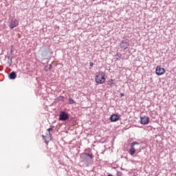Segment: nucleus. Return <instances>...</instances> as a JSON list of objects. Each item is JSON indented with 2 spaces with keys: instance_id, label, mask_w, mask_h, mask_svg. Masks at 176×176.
I'll return each instance as SVG.
<instances>
[{
  "instance_id": "obj_1",
  "label": "nucleus",
  "mask_w": 176,
  "mask_h": 176,
  "mask_svg": "<svg viewBox=\"0 0 176 176\" xmlns=\"http://www.w3.org/2000/svg\"><path fill=\"white\" fill-rule=\"evenodd\" d=\"M59 117V120H63V122H65V120H68V119H69V116L65 111H60Z\"/></svg>"
},
{
  "instance_id": "obj_2",
  "label": "nucleus",
  "mask_w": 176,
  "mask_h": 176,
  "mask_svg": "<svg viewBox=\"0 0 176 176\" xmlns=\"http://www.w3.org/2000/svg\"><path fill=\"white\" fill-rule=\"evenodd\" d=\"M120 45L122 49L126 50L127 47H129V46H130V41L129 39L122 40Z\"/></svg>"
},
{
  "instance_id": "obj_3",
  "label": "nucleus",
  "mask_w": 176,
  "mask_h": 176,
  "mask_svg": "<svg viewBox=\"0 0 176 176\" xmlns=\"http://www.w3.org/2000/svg\"><path fill=\"white\" fill-rule=\"evenodd\" d=\"M135 145H140V143L137 142H133L131 144V149L129 150V153L131 156L134 155V153H135V148L134 146H135Z\"/></svg>"
},
{
  "instance_id": "obj_4",
  "label": "nucleus",
  "mask_w": 176,
  "mask_h": 176,
  "mask_svg": "<svg viewBox=\"0 0 176 176\" xmlns=\"http://www.w3.org/2000/svg\"><path fill=\"white\" fill-rule=\"evenodd\" d=\"M166 72V69L163 67H162V66H157L156 67V69H155V74L157 75H158L159 76L160 75H163V74H164Z\"/></svg>"
},
{
  "instance_id": "obj_5",
  "label": "nucleus",
  "mask_w": 176,
  "mask_h": 176,
  "mask_svg": "<svg viewBox=\"0 0 176 176\" xmlns=\"http://www.w3.org/2000/svg\"><path fill=\"white\" fill-rule=\"evenodd\" d=\"M104 82H105V77L104 75H102L100 76H97L96 78V83H99L100 85H102V83H104Z\"/></svg>"
},
{
  "instance_id": "obj_6",
  "label": "nucleus",
  "mask_w": 176,
  "mask_h": 176,
  "mask_svg": "<svg viewBox=\"0 0 176 176\" xmlns=\"http://www.w3.org/2000/svg\"><path fill=\"white\" fill-rule=\"evenodd\" d=\"M140 123L141 124H148L149 123V117L146 116L140 117Z\"/></svg>"
},
{
  "instance_id": "obj_7",
  "label": "nucleus",
  "mask_w": 176,
  "mask_h": 176,
  "mask_svg": "<svg viewBox=\"0 0 176 176\" xmlns=\"http://www.w3.org/2000/svg\"><path fill=\"white\" fill-rule=\"evenodd\" d=\"M17 25H19V21H17V19H12L10 21V28L13 29L15 27H17Z\"/></svg>"
},
{
  "instance_id": "obj_8",
  "label": "nucleus",
  "mask_w": 176,
  "mask_h": 176,
  "mask_svg": "<svg viewBox=\"0 0 176 176\" xmlns=\"http://www.w3.org/2000/svg\"><path fill=\"white\" fill-rule=\"evenodd\" d=\"M111 122H118L119 120V116L116 114H113L110 117Z\"/></svg>"
},
{
  "instance_id": "obj_9",
  "label": "nucleus",
  "mask_w": 176,
  "mask_h": 176,
  "mask_svg": "<svg viewBox=\"0 0 176 176\" xmlns=\"http://www.w3.org/2000/svg\"><path fill=\"white\" fill-rule=\"evenodd\" d=\"M16 77H17V75L16 74V72H11L8 76L9 79H12V80L14 79Z\"/></svg>"
},
{
  "instance_id": "obj_10",
  "label": "nucleus",
  "mask_w": 176,
  "mask_h": 176,
  "mask_svg": "<svg viewBox=\"0 0 176 176\" xmlns=\"http://www.w3.org/2000/svg\"><path fill=\"white\" fill-rule=\"evenodd\" d=\"M47 131H48V134L50 135V140H52V133H50V131H53V129L50 128L47 129Z\"/></svg>"
},
{
  "instance_id": "obj_11",
  "label": "nucleus",
  "mask_w": 176,
  "mask_h": 176,
  "mask_svg": "<svg viewBox=\"0 0 176 176\" xmlns=\"http://www.w3.org/2000/svg\"><path fill=\"white\" fill-rule=\"evenodd\" d=\"M109 85L111 86V87H113V86L115 85V82H113V80H111V81H109Z\"/></svg>"
},
{
  "instance_id": "obj_12",
  "label": "nucleus",
  "mask_w": 176,
  "mask_h": 176,
  "mask_svg": "<svg viewBox=\"0 0 176 176\" xmlns=\"http://www.w3.org/2000/svg\"><path fill=\"white\" fill-rule=\"evenodd\" d=\"M116 59L117 60H120V58H122V54H118L117 55H116Z\"/></svg>"
},
{
  "instance_id": "obj_13",
  "label": "nucleus",
  "mask_w": 176,
  "mask_h": 176,
  "mask_svg": "<svg viewBox=\"0 0 176 176\" xmlns=\"http://www.w3.org/2000/svg\"><path fill=\"white\" fill-rule=\"evenodd\" d=\"M69 102L72 104H75L76 102H74L72 98H69Z\"/></svg>"
},
{
  "instance_id": "obj_14",
  "label": "nucleus",
  "mask_w": 176,
  "mask_h": 176,
  "mask_svg": "<svg viewBox=\"0 0 176 176\" xmlns=\"http://www.w3.org/2000/svg\"><path fill=\"white\" fill-rule=\"evenodd\" d=\"M8 60H10V62H9L10 64H12L13 62L12 61V56L9 55L8 56Z\"/></svg>"
},
{
  "instance_id": "obj_15",
  "label": "nucleus",
  "mask_w": 176,
  "mask_h": 176,
  "mask_svg": "<svg viewBox=\"0 0 176 176\" xmlns=\"http://www.w3.org/2000/svg\"><path fill=\"white\" fill-rule=\"evenodd\" d=\"M58 101H63V100H64V97L63 96H59L58 98Z\"/></svg>"
},
{
  "instance_id": "obj_16",
  "label": "nucleus",
  "mask_w": 176,
  "mask_h": 176,
  "mask_svg": "<svg viewBox=\"0 0 176 176\" xmlns=\"http://www.w3.org/2000/svg\"><path fill=\"white\" fill-rule=\"evenodd\" d=\"M86 155L88 156V157H89L90 159H93V157L91 156V155L89 154V153H86Z\"/></svg>"
},
{
  "instance_id": "obj_17",
  "label": "nucleus",
  "mask_w": 176,
  "mask_h": 176,
  "mask_svg": "<svg viewBox=\"0 0 176 176\" xmlns=\"http://www.w3.org/2000/svg\"><path fill=\"white\" fill-rule=\"evenodd\" d=\"M89 65H90V67H93V65H94V63L93 62H91V63H89Z\"/></svg>"
},
{
  "instance_id": "obj_18",
  "label": "nucleus",
  "mask_w": 176,
  "mask_h": 176,
  "mask_svg": "<svg viewBox=\"0 0 176 176\" xmlns=\"http://www.w3.org/2000/svg\"><path fill=\"white\" fill-rule=\"evenodd\" d=\"M42 138H43V140H45V142H46V139H45V138H46V136H45L44 135H42Z\"/></svg>"
},
{
  "instance_id": "obj_19",
  "label": "nucleus",
  "mask_w": 176,
  "mask_h": 176,
  "mask_svg": "<svg viewBox=\"0 0 176 176\" xmlns=\"http://www.w3.org/2000/svg\"><path fill=\"white\" fill-rule=\"evenodd\" d=\"M120 96H121V97H124V94H120Z\"/></svg>"
}]
</instances>
